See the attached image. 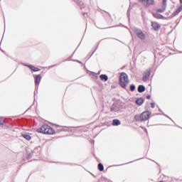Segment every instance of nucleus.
Listing matches in <instances>:
<instances>
[{
	"label": "nucleus",
	"mask_w": 182,
	"mask_h": 182,
	"mask_svg": "<svg viewBox=\"0 0 182 182\" xmlns=\"http://www.w3.org/2000/svg\"><path fill=\"white\" fill-rule=\"evenodd\" d=\"M25 139L27 140V141H29L31 140V139H32L31 137H24Z\"/></svg>",
	"instance_id": "nucleus-23"
},
{
	"label": "nucleus",
	"mask_w": 182,
	"mask_h": 182,
	"mask_svg": "<svg viewBox=\"0 0 182 182\" xmlns=\"http://www.w3.org/2000/svg\"><path fill=\"white\" fill-rule=\"evenodd\" d=\"M154 17L156 18V19H164V16L161 14H159V13H155L153 14Z\"/></svg>",
	"instance_id": "nucleus-11"
},
{
	"label": "nucleus",
	"mask_w": 182,
	"mask_h": 182,
	"mask_svg": "<svg viewBox=\"0 0 182 182\" xmlns=\"http://www.w3.org/2000/svg\"><path fill=\"white\" fill-rule=\"evenodd\" d=\"M117 166H123V164H120V165H114V166H112V167H117Z\"/></svg>",
	"instance_id": "nucleus-27"
},
{
	"label": "nucleus",
	"mask_w": 182,
	"mask_h": 182,
	"mask_svg": "<svg viewBox=\"0 0 182 182\" xmlns=\"http://www.w3.org/2000/svg\"><path fill=\"white\" fill-rule=\"evenodd\" d=\"M150 116H151V112L149 111L144 112L139 115V122H146L150 119Z\"/></svg>",
	"instance_id": "nucleus-3"
},
{
	"label": "nucleus",
	"mask_w": 182,
	"mask_h": 182,
	"mask_svg": "<svg viewBox=\"0 0 182 182\" xmlns=\"http://www.w3.org/2000/svg\"><path fill=\"white\" fill-rule=\"evenodd\" d=\"M97 167H98V170L100 171H105V166H103V164H102V163L98 164Z\"/></svg>",
	"instance_id": "nucleus-16"
},
{
	"label": "nucleus",
	"mask_w": 182,
	"mask_h": 182,
	"mask_svg": "<svg viewBox=\"0 0 182 182\" xmlns=\"http://www.w3.org/2000/svg\"><path fill=\"white\" fill-rule=\"evenodd\" d=\"M180 181H182V179H181Z\"/></svg>",
	"instance_id": "nucleus-32"
},
{
	"label": "nucleus",
	"mask_w": 182,
	"mask_h": 182,
	"mask_svg": "<svg viewBox=\"0 0 182 182\" xmlns=\"http://www.w3.org/2000/svg\"><path fill=\"white\" fill-rule=\"evenodd\" d=\"M135 90H136V86H134V85H132L130 86V90H131L132 92H134Z\"/></svg>",
	"instance_id": "nucleus-21"
},
{
	"label": "nucleus",
	"mask_w": 182,
	"mask_h": 182,
	"mask_svg": "<svg viewBox=\"0 0 182 182\" xmlns=\"http://www.w3.org/2000/svg\"><path fill=\"white\" fill-rule=\"evenodd\" d=\"M135 35H136V36L141 40L146 39V36H144V33H143V31H141V30L137 29L136 28H134L133 29Z\"/></svg>",
	"instance_id": "nucleus-4"
},
{
	"label": "nucleus",
	"mask_w": 182,
	"mask_h": 182,
	"mask_svg": "<svg viewBox=\"0 0 182 182\" xmlns=\"http://www.w3.org/2000/svg\"><path fill=\"white\" fill-rule=\"evenodd\" d=\"M151 26L154 31H159V29H160V24L157 22H151Z\"/></svg>",
	"instance_id": "nucleus-7"
},
{
	"label": "nucleus",
	"mask_w": 182,
	"mask_h": 182,
	"mask_svg": "<svg viewBox=\"0 0 182 182\" xmlns=\"http://www.w3.org/2000/svg\"><path fill=\"white\" fill-rule=\"evenodd\" d=\"M28 68H29L31 70H33V72H39V68H36L34 66H32V65H28Z\"/></svg>",
	"instance_id": "nucleus-15"
},
{
	"label": "nucleus",
	"mask_w": 182,
	"mask_h": 182,
	"mask_svg": "<svg viewBox=\"0 0 182 182\" xmlns=\"http://www.w3.org/2000/svg\"><path fill=\"white\" fill-rule=\"evenodd\" d=\"M0 124H4V121H2V119L0 118Z\"/></svg>",
	"instance_id": "nucleus-26"
},
{
	"label": "nucleus",
	"mask_w": 182,
	"mask_h": 182,
	"mask_svg": "<svg viewBox=\"0 0 182 182\" xmlns=\"http://www.w3.org/2000/svg\"><path fill=\"white\" fill-rule=\"evenodd\" d=\"M32 157H33V154H32V152H31V153H30V154H28L27 155L26 159H27V160H30V159H32Z\"/></svg>",
	"instance_id": "nucleus-20"
},
{
	"label": "nucleus",
	"mask_w": 182,
	"mask_h": 182,
	"mask_svg": "<svg viewBox=\"0 0 182 182\" xmlns=\"http://www.w3.org/2000/svg\"><path fill=\"white\" fill-rule=\"evenodd\" d=\"M147 99H150V96H148V97H147Z\"/></svg>",
	"instance_id": "nucleus-28"
},
{
	"label": "nucleus",
	"mask_w": 182,
	"mask_h": 182,
	"mask_svg": "<svg viewBox=\"0 0 182 182\" xmlns=\"http://www.w3.org/2000/svg\"><path fill=\"white\" fill-rule=\"evenodd\" d=\"M136 103L138 106H141L144 103V100L143 98H139L136 100Z\"/></svg>",
	"instance_id": "nucleus-9"
},
{
	"label": "nucleus",
	"mask_w": 182,
	"mask_h": 182,
	"mask_svg": "<svg viewBox=\"0 0 182 182\" xmlns=\"http://www.w3.org/2000/svg\"><path fill=\"white\" fill-rule=\"evenodd\" d=\"M100 79H101V80H104L105 82H107L108 77H107V75H101L100 76Z\"/></svg>",
	"instance_id": "nucleus-18"
},
{
	"label": "nucleus",
	"mask_w": 182,
	"mask_h": 182,
	"mask_svg": "<svg viewBox=\"0 0 182 182\" xmlns=\"http://www.w3.org/2000/svg\"><path fill=\"white\" fill-rule=\"evenodd\" d=\"M90 143L92 144H95V140H93V139H90Z\"/></svg>",
	"instance_id": "nucleus-25"
},
{
	"label": "nucleus",
	"mask_w": 182,
	"mask_h": 182,
	"mask_svg": "<svg viewBox=\"0 0 182 182\" xmlns=\"http://www.w3.org/2000/svg\"><path fill=\"white\" fill-rule=\"evenodd\" d=\"M151 106L152 109H154L155 104L154 102H151Z\"/></svg>",
	"instance_id": "nucleus-24"
},
{
	"label": "nucleus",
	"mask_w": 182,
	"mask_h": 182,
	"mask_svg": "<svg viewBox=\"0 0 182 182\" xmlns=\"http://www.w3.org/2000/svg\"><path fill=\"white\" fill-rule=\"evenodd\" d=\"M166 6H162V9H158L157 11L160 12V13H163V12H164V11H166Z\"/></svg>",
	"instance_id": "nucleus-19"
},
{
	"label": "nucleus",
	"mask_w": 182,
	"mask_h": 182,
	"mask_svg": "<svg viewBox=\"0 0 182 182\" xmlns=\"http://www.w3.org/2000/svg\"><path fill=\"white\" fill-rule=\"evenodd\" d=\"M139 1L145 6H150V5L154 4V0H139Z\"/></svg>",
	"instance_id": "nucleus-5"
},
{
	"label": "nucleus",
	"mask_w": 182,
	"mask_h": 182,
	"mask_svg": "<svg viewBox=\"0 0 182 182\" xmlns=\"http://www.w3.org/2000/svg\"><path fill=\"white\" fill-rule=\"evenodd\" d=\"M167 0H163V6H166Z\"/></svg>",
	"instance_id": "nucleus-22"
},
{
	"label": "nucleus",
	"mask_w": 182,
	"mask_h": 182,
	"mask_svg": "<svg viewBox=\"0 0 182 182\" xmlns=\"http://www.w3.org/2000/svg\"><path fill=\"white\" fill-rule=\"evenodd\" d=\"M181 11H182V6H180L178 9L176 10V11L172 14V16H176V15H178V14H180Z\"/></svg>",
	"instance_id": "nucleus-10"
},
{
	"label": "nucleus",
	"mask_w": 182,
	"mask_h": 182,
	"mask_svg": "<svg viewBox=\"0 0 182 182\" xmlns=\"http://www.w3.org/2000/svg\"><path fill=\"white\" fill-rule=\"evenodd\" d=\"M38 133L43 134H55V131L50 126L44 124L40 129H37Z\"/></svg>",
	"instance_id": "nucleus-1"
},
{
	"label": "nucleus",
	"mask_w": 182,
	"mask_h": 182,
	"mask_svg": "<svg viewBox=\"0 0 182 182\" xmlns=\"http://www.w3.org/2000/svg\"><path fill=\"white\" fill-rule=\"evenodd\" d=\"M181 4H182V0H180Z\"/></svg>",
	"instance_id": "nucleus-29"
},
{
	"label": "nucleus",
	"mask_w": 182,
	"mask_h": 182,
	"mask_svg": "<svg viewBox=\"0 0 182 182\" xmlns=\"http://www.w3.org/2000/svg\"><path fill=\"white\" fill-rule=\"evenodd\" d=\"M173 180H177L176 178H173Z\"/></svg>",
	"instance_id": "nucleus-30"
},
{
	"label": "nucleus",
	"mask_w": 182,
	"mask_h": 182,
	"mask_svg": "<svg viewBox=\"0 0 182 182\" xmlns=\"http://www.w3.org/2000/svg\"><path fill=\"white\" fill-rule=\"evenodd\" d=\"M119 85L124 89L129 85V77L125 73H122L119 76Z\"/></svg>",
	"instance_id": "nucleus-2"
},
{
	"label": "nucleus",
	"mask_w": 182,
	"mask_h": 182,
	"mask_svg": "<svg viewBox=\"0 0 182 182\" xmlns=\"http://www.w3.org/2000/svg\"><path fill=\"white\" fill-rule=\"evenodd\" d=\"M31 153L33 154V157H38V156H41V148H40V146H38V147L35 148Z\"/></svg>",
	"instance_id": "nucleus-6"
},
{
	"label": "nucleus",
	"mask_w": 182,
	"mask_h": 182,
	"mask_svg": "<svg viewBox=\"0 0 182 182\" xmlns=\"http://www.w3.org/2000/svg\"><path fill=\"white\" fill-rule=\"evenodd\" d=\"M144 90H146V87H144V86L143 85H139L138 87V92L139 93H143V92H144Z\"/></svg>",
	"instance_id": "nucleus-14"
},
{
	"label": "nucleus",
	"mask_w": 182,
	"mask_h": 182,
	"mask_svg": "<svg viewBox=\"0 0 182 182\" xmlns=\"http://www.w3.org/2000/svg\"><path fill=\"white\" fill-rule=\"evenodd\" d=\"M129 163H133V161H131V162H129Z\"/></svg>",
	"instance_id": "nucleus-31"
},
{
	"label": "nucleus",
	"mask_w": 182,
	"mask_h": 182,
	"mask_svg": "<svg viewBox=\"0 0 182 182\" xmlns=\"http://www.w3.org/2000/svg\"><path fill=\"white\" fill-rule=\"evenodd\" d=\"M150 76V73H145L143 76L144 82H146L149 80V77Z\"/></svg>",
	"instance_id": "nucleus-13"
},
{
	"label": "nucleus",
	"mask_w": 182,
	"mask_h": 182,
	"mask_svg": "<svg viewBox=\"0 0 182 182\" xmlns=\"http://www.w3.org/2000/svg\"><path fill=\"white\" fill-rule=\"evenodd\" d=\"M31 135H32V133H31L29 131L21 134V136L23 137H31Z\"/></svg>",
	"instance_id": "nucleus-12"
},
{
	"label": "nucleus",
	"mask_w": 182,
	"mask_h": 182,
	"mask_svg": "<svg viewBox=\"0 0 182 182\" xmlns=\"http://www.w3.org/2000/svg\"><path fill=\"white\" fill-rule=\"evenodd\" d=\"M42 79V77H41V75H36V86H39V83H41V80Z\"/></svg>",
	"instance_id": "nucleus-8"
},
{
	"label": "nucleus",
	"mask_w": 182,
	"mask_h": 182,
	"mask_svg": "<svg viewBox=\"0 0 182 182\" xmlns=\"http://www.w3.org/2000/svg\"><path fill=\"white\" fill-rule=\"evenodd\" d=\"M120 121L119 119H114L112 121V126H119Z\"/></svg>",
	"instance_id": "nucleus-17"
}]
</instances>
